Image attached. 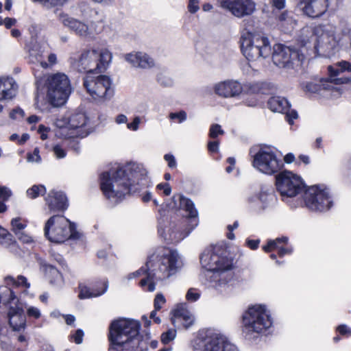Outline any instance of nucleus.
<instances>
[{
	"instance_id": "f257e3e1",
	"label": "nucleus",
	"mask_w": 351,
	"mask_h": 351,
	"mask_svg": "<svg viewBox=\"0 0 351 351\" xmlns=\"http://www.w3.org/2000/svg\"><path fill=\"white\" fill-rule=\"evenodd\" d=\"M146 176L145 170L139 165L130 163L104 171L100 176V187L104 195L117 203L125 195L135 193L138 184Z\"/></svg>"
},
{
	"instance_id": "f03ea898",
	"label": "nucleus",
	"mask_w": 351,
	"mask_h": 351,
	"mask_svg": "<svg viewBox=\"0 0 351 351\" xmlns=\"http://www.w3.org/2000/svg\"><path fill=\"white\" fill-rule=\"evenodd\" d=\"M140 323L134 319H121L110 326L109 351H145L154 345L151 333L145 330L139 335Z\"/></svg>"
},
{
	"instance_id": "7ed1b4c3",
	"label": "nucleus",
	"mask_w": 351,
	"mask_h": 351,
	"mask_svg": "<svg viewBox=\"0 0 351 351\" xmlns=\"http://www.w3.org/2000/svg\"><path fill=\"white\" fill-rule=\"evenodd\" d=\"M45 87L48 101L55 107L63 106L72 92L68 76L62 73L49 75L45 80Z\"/></svg>"
},
{
	"instance_id": "20e7f679",
	"label": "nucleus",
	"mask_w": 351,
	"mask_h": 351,
	"mask_svg": "<svg viewBox=\"0 0 351 351\" xmlns=\"http://www.w3.org/2000/svg\"><path fill=\"white\" fill-rule=\"evenodd\" d=\"M240 43L242 53L249 61L266 58L271 54L268 38L260 34L245 32L241 36Z\"/></svg>"
},
{
	"instance_id": "39448f33",
	"label": "nucleus",
	"mask_w": 351,
	"mask_h": 351,
	"mask_svg": "<svg viewBox=\"0 0 351 351\" xmlns=\"http://www.w3.org/2000/svg\"><path fill=\"white\" fill-rule=\"evenodd\" d=\"M111 52L106 49H88L82 53L75 67L80 72L93 74L105 71L112 60Z\"/></svg>"
},
{
	"instance_id": "423d86ee",
	"label": "nucleus",
	"mask_w": 351,
	"mask_h": 351,
	"mask_svg": "<svg viewBox=\"0 0 351 351\" xmlns=\"http://www.w3.org/2000/svg\"><path fill=\"white\" fill-rule=\"evenodd\" d=\"M44 232L51 242L63 243L70 238L75 239L77 232L75 226L63 215H53L46 222Z\"/></svg>"
},
{
	"instance_id": "0eeeda50",
	"label": "nucleus",
	"mask_w": 351,
	"mask_h": 351,
	"mask_svg": "<svg viewBox=\"0 0 351 351\" xmlns=\"http://www.w3.org/2000/svg\"><path fill=\"white\" fill-rule=\"evenodd\" d=\"M317 37L315 49L322 56H330L338 48L340 38L336 34V27L330 23L321 24L314 29Z\"/></svg>"
},
{
	"instance_id": "6e6552de",
	"label": "nucleus",
	"mask_w": 351,
	"mask_h": 351,
	"mask_svg": "<svg viewBox=\"0 0 351 351\" xmlns=\"http://www.w3.org/2000/svg\"><path fill=\"white\" fill-rule=\"evenodd\" d=\"M57 19L64 27L68 28L72 33L82 38H94L104 29V25L101 21H91L88 25L71 16L64 12H59L57 14Z\"/></svg>"
},
{
	"instance_id": "1a4fd4ad",
	"label": "nucleus",
	"mask_w": 351,
	"mask_h": 351,
	"mask_svg": "<svg viewBox=\"0 0 351 351\" xmlns=\"http://www.w3.org/2000/svg\"><path fill=\"white\" fill-rule=\"evenodd\" d=\"M83 84L87 93L95 100L110 99L114 95L112 80L106 75L86 74Z\"/></svg>"
},
{
	"instance_id": "9d476101",
	"label": "nucleus",
	"mask_w": 351,
	"mask_h": 351,
	"mask_svg": "<svg viewBox=\"0 0 351 351\" xmlns=\"http://www.w3.org/2000/svg\"><path fill=\"white\" fill-rule=\"evenodd\" d=\"M193 351H239V350L225 336L208 330L204 337L197 338L195 341Z\"/></svg>"
},
{
	"instance_id": "9b49d317",
	"label": "nucleus",
	"mask_w": 351,
	"mask_h": 351,
	"mask_svg": "<svg viewBox=\"0 0 351 351\" xmlns=\"http://www.w3.org/2000/svg\"><path fill=\"white\" fill-rule=\"evenodd\" d=\"M158 267L155 269V279L164 280L175 274L178 271V252L169 247H161L157 249Z\"/></svg>"
},
{
	"instance_id": "f8f14e48",
	"label": "nucleus",
	"mask_w": 351,
	"mask_h": 351,
	"mask_svg": "<svg viewBox=\"0 0 351 351\" xmlns=\"http://www.w3.org/2000/svg\"><path fill=\"white\" fill-rule=\"evenodd\" d=\"M200 263L203 267L213 273L232 268V259L228 258L226 252L219 246L206 250L200 256Z\"/></svg>"
},
{
	"instance_id": "ddd939ff",
	"label": "nucleus",
	"mask_w": 351,
	"mask_h": 351,
	"mask_svg": "<svg viewBox=\"0 0 351 351\" xmlns=\"http://www.w3.org/2000/svg\"><path fill=\"white\" fill-rule=\"evenodd\" d=\"M245 328L249 331L263 332L272 325L269 315L263 305L250 307L243 317Z\"/></svg>"
},
{
	"instance_id": "4468645a",
	"label": "nucleus",
	"mask_w": 351,
	"mask_h": 351,
	"mask_svg": "<svg viewBox=\"0 0 351 351\" xmlns=\"http://www.w3.org/2000/svg\"><path fill=\"white\" fill-rule=\"evenodd\" d=\"M276 186L282 197H293L304 188L302 178L289 171H283L276 176Z\"/></svg>"
},
{
	"instance_id": "2eb2a0df",
	"label": "nucleus",
	"mask_w": 351,
	"mask_h": 351,
	"mask_svg": "<svg viewBox=\"0 0 351 351\" xmlns=\"http://www.w3.org/2000/svg\"><path fill=\"white\" fill-rule=\"evenodd\" d=\"M305 206L314 212H324L330 209L332 201L326 189L312 186L307 189L303 195Z\"/></svg>"
},
{
	"instance_id": "dca6fc26",
	"label": "nucleus",
	"mask_w": 351,
	"mask_h": 351,
	"mask_svg": "<svg viewBox=\"0 0 351 351\" xmlns=\"http://www.w3.org/2000/svg\"><path fill=\"white\" fill-rule=\"evenodd\" d=\"M253 158V167L267 175L276 174L284 167L283 161L269 149H260Z\"/></svg>"
},
{
	"instance_id": "f3484780",
	"label": "nucleus",
	"mask_w": 351,
	"mask_h": 351,
	"mask_svg": "<svg viewBox=\"0 0 351 351\" xmlns=\"http://www.w3.org/2000/svg\"><path fill=\"white\" fill-rule=\"evenodd\" d=\"M219 7L237 18L252 15L256 10L253 0H217Z\"/></svg>"
},
{
	"instance_id": "a211bd4d",
	"label": "nucleus",
	"mask_w": 351,
	"mask_h": 351,
	"mask_svg": "<svg viewBox=\"0 0 351 351\" xmlns=\"http://www.w3.org/2000/svg\"><path fill=\"white\" fill-rule=\"evenodd\" d=\"M298 57L297 51L282 44L274 46L272 61L280 68H289L292 62Z\"/></svg>"
},
{
	"instance_id": "6ab92c4d",
	"label": "nucleus",
	"mask_w": 351,
	"mask_h": 351,
	"mask_svg": "<svg viewBox=\"0 0 351 351\" xmlns=\"http://www.w3.org/2000/svg\"><path fill=\"white\" fill-rule=\"evenodd\" d=\"M329 4L330 1L328 0H299L297 8L304 15L311 18H316L321 16L327 11Z\"/></svg>"
},
{
	"instance_id": "aec40b11",
	"label": "nucleus",
	"mask_w": 351,
	"mask_h": 351,
	"mask_svg": "<svg viewBox=\"0 0 351 351\" xmlns=\"http://www.w3.org/2000/svg\"><path fill=\"white\" fill-rule=\"evenodd\" d=\"M267 105L271 111L285 114L286 120L290 125L293 124V120L298 117L295 110L290 109L291 105L285 97L280 96L271 97L268 100Z\"/></svg>"
},
{
	"instance_id": "412c9836",
	"label": "nucleus",
	"mask_w": 351,
	"mask_h": 351,
	"mask_svg": "<svg viewBox=\"0 0 351 351\" xmlns=\"http://www.w3.org/2000/svg\"><path fill=\"white\" fill-rule=\"evenodd\" d=\"M168 226L164 227L160 222L158 232L160 237L164 239L167 243H178L184 239L190 233V230H180V226L175 222H168Z\"/></svg>"
},
{
	"instance_id": "4be33fe9",
	"label": "nucleus",
	"mask_w": 351,
	"mask_h": 351,
	"mask_svg": "<svg viewBox=\"0 0 351 351\" xmlns=\"http://www.w3.org/2000/svg\"><path fill=\"white\" fill-rule=\"evenodd\" d=\"M329 79L333 84H343L351 82V77L340 76L345 72H351V63L342 60L328 67Z\"/></svg>"
},
{
	"instance_id": "5701e85b",
	"label": "nucleus",
	"mask_w": 351,
	"mask_h": 351,
	"mask_svg": "<svg viewBox=\"0 0 351 351\" xmlns=\"http://www.w3.org/2000/svg\"><path fill=\"white\" fill-rule=\"evenodd\" d=\"M215 93L222 97H233L243 91V86L236 80H226L217 83L214 86Z\"/></svg>"
},
{
	"instance_id": "b1692460",
	"label": "nucleus",
	"mask_w": 351,
	"mask_h": 351,
	"mask_svg": "<svg viewBox=\"0 0 351 351\" xmlns=\"http://www.w3.org/2000/svg\"><path fill=\"white\" fill-rule=\"evenodd\" d=\"M8 317L9 324L14 331L24 330L26 326V317L20 304L10 306Z\"/></svg>"
},
{
	"instance_id": "393cba45",
	"label": "nucleus",
	"mask_w": 351,
	"mask_h": 351,
	"mask_svg": "<svg viewBox=\"0 0 351 351\" xmlns=\"http://www.w3.org/2000/svg\"><path fill=\"white\" fill-rule=\"evenodd\" d=\"M193 315L187 309L186 304L177 305L173 310L172 323L175 326H182L184 328H189L194 323Z\"/></svg>"
},
{
	"instance_id": "a878e982",
	"label": "nucleus",
	"mask_w": 351,
	"mask_h": 351,
	"mask_svg": "<svg viewBox=\"0 0 351 351\" xmlns=\"http://www.w3.org/2000/svg\"><path fill=\"white\" fill-rule=\"evenodd\" d=\"M86 117L84 113L76 112L68 117H62L57 119L56 125L58 128H66L70 130L81 128L86 125Z\"/></svg>"
},
{
	"instance_id": "bb28decb",
	"label": "nucleus",
	"mask_w": 351,
	"mask_h": 351,
	"mask_svg": "<svg viewBox=\"0 0 351 351\" xmlns=\"http://www.w3.org/2000/svg\"><path fill=\"white\" fill-rule=\"evenodd\" d=\"M154 263L151 260V257H149L148 261L145 264V267H142L140 269L133 272L128 276V278L131 279L134 277L141 276L142 274H145V278H143L140 282V286L145 291H154V279L153 274H152L151 268L153 267Z\"/></svg>"
},
{
	"instance_id": "cd10ccee",
	"label": "nucleus",
	"mask_w": 351,
	"mask_h": 351,
	"mask_svg": "<svg viewBox=\"0 0 351 351\" xmlns=\"http://www.w3.org/2000/svg\"><path fill=\"white\" fill-rule=\"evenodd\" d=\"M46 203L51 211H59L66 209L67 199L61 191H51L45 197Z\"/></svg>"
},
{
	"instance_id": "c85d7f7f",
	"label": "nucleus",
	"mask_w": 351,
	"mask_h": 351,
	"mask_svg": "<svg viewBox=\"0 0 351 351\" xmlns=\"http://www.w3.org/2000/svg\"><path fill=\"white\" fill-rule=\"evenodd\" d=\"M125 60L134 67L145 69L152 66V58L145 52L133 51L127 53Z\"/></svg>"
},
{
	"instance_id": "c756f323",
	"label": "nucleus",
	"mask_w": 351,
	"mask_h": 351,
	"mask_svg": "<svg viewBox=\"0 0 351 351\" xmlns=\"http://www.w3.org/2000/svg\"><path fill=\"white\" fill-rule=\"evenodd\" d=\"M335 89L333 84L329 77L322 79L319 82H308L304 87L306 92L311 93H318L323 96H327L326 93Z\"/></svg>"
},
{
	"instance_id": "7c9ffc66",
	"label": "nucleus",
	"mask_w": 351,
	"mask_h": 351,
	"mask_svg": "<svg viewBox=\"0 0 351 351\" xmlns=\"http://www.w3.org/2000/svg\"><path fill=\"white\" fill-rule=\"evenodd\" d=\"M173 208L184 210L188 213L189 217L190 218H196L197 217V210L195 209L194 204L190 199L178 194L173 196Z\"/></svg>"
},
{
	"instance_id": "2f4dec72",
	"label": "nucleus",
	"mask_w": 351,
	"mask_h": 351,
	"mask_svg": "<svg viewBox=\"0 0 351 351\" xmlns=\"http://www.w3.org/2000/svg\"><path fill=\"white\" fill-rule=\"evenodd\" d=\"M232 279L230 270H222L213 273L212 276L213 287L222 293L229 287L228 282Z\"/></svg>"
},
{
	"instance_id": "473e14b6",
	"label": "nucleus",
	"mask_w": 351,
	"mask_h": 351,
	"mask_svg": "<svg viewBox=\"0 0 351 351\" xmlns=\"http://www.w3.org/2000/svg\"><path fill=\"white\" fill-rule=\"evenodd\" d=\"M17 86L12 77H0V100L12 98Z\"/></svg>"
},
{
	"instance_id": "72a5a7b5",
	"label": "nucleus",
	"mask_w": 351,
	"mask_h": 351,
	"mask_svg": "<svg viewBox=\"0 0 351 351\" xmlns=\"http://www.w3.org/2000/svg\"><path fill=\"white\" fill-rule=\"evenodd\" d=\"M287 241L288 238L286 237L277 238L275 240H269L267 244L263 247V249L265 252H269L274 250H277L278 256L282 257L286 254H291L293 251L291 247L280 246L281 243H287Z\"/></svg>"
},
{
	"instance_id": "f704fd0d",
	"label": "nucleus",
	"mask_w": 351,
	"mask_h": 351,
	"mask_svg": "<svg viewBox=\"0 0 351 351\" xmlns=\"http://www.w3.org/2000/svg\"><path fill=\"white\" fill-rule=\"evenodd\" d=\"M99 285H101V287L102 289L101 291L98 290L97 289H93L86 287V285L83 284H80L79 289H80V293H79V298L80 299H86V298H90L94 297H98L104 294L108 288V282L107 281H103L99 282Z\"/></svg>"
},
{
	"instance_id": "c9c22d12",
	"label": "nucleus",
	"mask_w": 351,
	"mask_h": 351,
	"mask_svg": "<svg viewBox=\"0 0 351 351\" xmlns=\"http://www.w3.org/2000/svg\"><path fill=\"white\" fill-rule=\"evenodd\" d=\"M0 244L5 247H11L16 244L12 235L1 226H0Z\"/></svg>"
},
{
	"instance_id": "e433bc0d",
	"label": "nucleus",
	"mask_w": 351,
	"mask_h": 351,
	"mask_svg": "<svg viewBox=\"0 0 351 351\" xmlns=\"http://www.w3.org/2000/svg\"><path fill=\"white\" fill-rule=\"evenodd\" d=\"M259 199L265 205L273 202L275 199L273 189L267 187L262 188L259 194Z\"/></svg>"
},
{
	"instance_id": "4c0bfd02",
	"label": "nucleus",
	"mask_w": 351,
	"mask_h": 351,
	"mask_svg": "<svg viewBox=\"0 0 351 351\" xmlns=\"http://www.w3.org/2000/svg\"><path fill=\"white\" fill-rule=\"evenodd\" d=\"M243 86V91L249 94H257L262 93L263 83L260 82H247Z\"/></svg>"
},
{
	"instance_id": "58836bf2",
	"label": "nucleus",
	"mask_w": 351,
	"mask_h": 351,
	"mask_svg": "<svg viewBox=\"0 0 351 351\" xmlns=\"http://www.w3.org/2000/svg\"><path fill=\"white\" fill-rule=\"evenodd\" d=\"M33 2L38 3L43 7L50 9L57 6H63L71 0H32Z\"/></svg>"
},
{
	"instance_id": "ea45409f",
	"label": "nucleus",
	"mask_w": 351,
	"mask_h": 351,
	"mask_svg": "<svg viewBox=\"0 0 351 351\" xmlns=\"http://www.w3.org/2000/svg\"><path fill=\"white\" fill-rule=\"evenodd\" d=\"M157 81L162 86H171L173 84V79L169 76L167 71H161L157 73Z\"/></svg>"
},
{
	"instance_id": "a19ab883",
	"label": "nucleus",
	"mask_w": 351,
	"mask_h": 351,
	"mask_svg": "<svg viewBox=\"0 0 351 351\" xmlns=\"http://www.w3.org/2000/svg\"><path fill=\"white\" fill-rule=\"evenodd\" d=\"M46 192V189L43 185H34L27 191V195L32 199L36 198L39 195H43Z\"/></svg>"
},
{
	"instance_id": "79ce46f5",
	"label": "nucleus",
	"mask_w": 351,
	"mask_h": 351,
	"mask_svg": "<svg viewBox=\"0 0 351 351\" xmlns=\"http://www.w3.org/2000/svg\"><path fill=\"white\" fill-rule=\"evenodd\" d=\"M11 226L12 231L16 235L23 231L24 228L27 226V224L21 218L16 217L12 219Z\"/></svg>"
},
{
	"instance_id": "37998d69",
	"label": "nucleus",
	"mask_w": 351,
	"mask_h": 351,
	"mask_svg": "<svg viewBox=\"0 0 351 351\" xmlns=\"http://www.w3.org/2000/svg\"><path fill=\"white\" fill-rule=\"evenodd\" d=\"M8 280H10L13 285L16 286H23L25 288H29L30 285L27 282V278L23 276H18L17 279L12 276H8L6 278Z\"/></svg>"
},
{
	"instance_id": "c03bdc74",
	"label": "nucleus",
	"mask_w": 351,
	"mask_h": 351,
	"mask_svg": "<svg viewBox=\"0 0 351 351\" xmlns=\"http://www.w3.org/2000/svg\"><path fill=\"white\" fill-rule=\"evenodd\" d=\"M48 272L51 274L54 278V280H50L51 284L60 285L62 281L61 274L55 267L52 266L48 267Z\"/></svg>"
},
{
	"instance_id": "a18cd8bd",
	"label": "nucleus",
	"mask_w": 351,
	"mask_h": 351,
	"mask_svg": "<svg viewBox=\"0 0 351 351\" xmlns=\"http://www.w3.org/2000/svg\"><path fill=\"white\" fill-rule=\"evenodd\" d=\"M176 336V330L169 329L161 335L160 339L162 343L167 344L173 340Z\"/></svg>"
},
{
	"instance_id": "49530a36",
	"label": "nucleus",
	"mask_w": 351,
	"mask_h": 351,
	"mask_svg": "<svg viewBox=\"0 0 351 351\" xmlns=\"http://www.w3.org/2000/svg\"><path fill=\"white\" fill-rule=\"evenodd\" d=\"M166 304V299L162 293H157L155 295V312L163 308Z\"/></svg>"
},
{
	"instance_id": "de8ad7c7",
	"label": "nucleus",
	"mask_w": 351,
	"mask_h": 351,
	"mask_svg": "<svg viewBox=\"0 0 351 351\" xmlns=\"http://www.w3.org/2000/svg\"><path fill=\"white\" fill-rule=\"evenodd\" d=\"M200 297V293L196 289L190 288L186 295V298L188 301L195 302Z\"/></svg>"
},
{
	"instance_id": "09e8293b",
	"label": "nucleus",
	"mask_w": 351,
	"mask_h": 351,
	"mask_svg": "<svg viewBox=\"0 0 351 351\" xmlns=\"http://www.w3.org/2000/svg\"><path fill=\"white\" fill-rule=\"evenodd\" d=\"M224 133L223 130L221 129V125L219 124H213L210 126L209 130V136L210 138H215L217 137L219 134H223Z\"/></svg>"
},
{
	"instance_id": "8fccbe9b",
	"label": "nucleus",
	"mask_w": 351,
	"mask_h": 351,
	"mask_svg": "<svg viewBox=\"0 0 351 351\" xmlns=\"http://www.w3.org/2000/svg\"><path fill=\"white\" fill-rule=\"evenodd\" d=\"M12 195V191L6 186H0V199L6 201Z\"/></svg>"
},
{
	"instance_id": "3c124183",
	"label": "nucleus",
	"mask_w": 351,
	"mask_h": 351,
	"mask_svg": "<svg viewBox=\"0 0 351 351\" xmlns=\"http://www.w3.org/2000/svg\"><path fill=\"white\" fill-rule=\"evenodd\" d=\"M27 314L29 317H34L35 319H38L40 315V310L34 306H30L27 310Z\"/></svg>"
},
{
	"instance_id": "603ef678",
	"label": "nucleus",
	"mask_w": 351,
	"mask_h": 351,
	"mask_svg": "<svg viewBox=\"0 0 351 351\" xmlns=\"http://www.w3.org/2000/svg\"><path fill=\"white\" fill-rule=\"evenodd\" d=\"M169 117L171 119H178L179 123H181L186 120V113L184 111H180L179 112L171 113Z\"/></svg>"
},
{
	"instance_id": "864d4df0",
	"label": "nucleus",
	"mask_w": 351,
	"mask_h": 351,
	"mask_svg": "<svg viewBox=\"0 0 351 351\" xmlns=\"http://www.w3.org/2000/svg\"><path fill=\"white\" fill-rule=\"evenodd\" d=\"M40 160L41 159H40V156L39 155V150L38 148L34 149L33 154L27 155V160L29 162H39L40 161Z\"/></svg>"
},
{
	"instance_id": "5fc2aeb1",
	"label": "nucleus",
	"mask_w": 351,
	"mask_h": 351,
	"mask_svg": "<svg viewBox=\"0 0 351 351\" xmlns=\"http://www.w3.org/2000/svg\"><path fill=\"white\" fill-rule=\"evenodd\" d=\"M24 115V111L21 108H15L10 113V117L12 119H21Z\"/></svg>"
},
{
	"instance_id": "6e6d98bb",
	"label": "nucleus",
	"mask_w": 351,
	"mask_h": 351,
	"mask_svg": "<svg viewBox=\"0 0 351 351\" xmlns=\"http://www.w3.org/2000/svg\"><path fill=\"white\" fill-rule=\"evenodd\" d=\"M84 332L81 329H78L71 336V339L75 341V343H76L77 344H80L82 342Z\"/></svg>"
},
{
	"instance_id": "4d7b16f0",
	"label": "nucleus",
	"mask_w": 351,
	"mask_h": 351,
	"mask_svg": "<svg viewBox=\"0 0 351 351\" xmlns=\"http://www.w3.org/2000/svg\"><path fill=\"white\" fill-rule=\"evenodd\" d=\"M199 8V0H189L188 9L191 13H195Z\"/></svg>"
},
{
	"instance_id": "13d9d810",
	"label": "nucleus",
	"mask_w": 351,
	"mask_h": 351,
	"mask_svg": "<svg viewBox=\"0 0 351 351\" xmlns=\"http://www.w3.org/2000/svg\"><path fill=\"white\" fill-rule=\"evenodd\" d=\"M141 123V118L136 117L133 121L127 124V128L132 131H136L138 128V125Z\"/></svg>"
},
{
	"instance_id": "bf43d9fd",
	"label": "nucleus",
	"mask_w": 351,
	"mask_h": 351,
	"mask_svg": "<svg viewBox=\"0 0 351 351\" xmlns=\"http://www.w3.org/2000/svg\"><path fill=\"white\" fill-rule=\"evenodd\" d=\"M156 187L158 190H162L165 195H169L171 194V188L169 183H160L158 184Z\"/></svg>"
},
{
	"instance_id": "052dcab7",
	"label": "nucleus",
	"mask_w": 351,
	"mask_h": 351,
	"mask_svg": "<svg viewBox=\"0 0 351 351\" xmlns=\"http://www.w3.org/2000/svg\"><path fill=\"white\" fill-rule=\"evenodd\" d=\"M53 150L58 158H63L66 156V152L60 145L54 146Z\"/></svg>"
},
{
	"instance_id": "680f3d73",
	"label": "nucleus",
	"mask_w": 351,
	"mask_h": 351,
	"mask_svg": "<svg viewBox=\"0 0 351 351\" xmlns=\"http://www.w3.org/2000/svg\"><path fill=\"white\" fill-rule=\"evenodd\" d=\"M18 239L24 243H30L33 241L32 238L23 231L16 234Z\"/></svg>"
},
{
	"instance_id": "e2e57ef3",
	"label": "nucleus",
	"mask_w": 351,
	"mask_h": 351,
	"mask_svg": "<svg viewBox=\"0 0 351 351\" xmlns=\"http://www.w3.org/2000/svg\"><path fill=\"white\" fill-rule=\"evenodd\" d=\"M149 318H150V319H149L146 315L142 316V320H143V326L145 328H149V327L151 326V325H152L151 319H154V311L150 312Z\"/></svg>"
},
{
	"instance_id": "0e129e2a",
	"label": "nucleus",
	"mask_w": 351,
	"mask_h": 351,
	"mask_svg": "<svg viewBox=\"0 0 351 351\" xmlns=\"http://www.w3.org/2000/svg\"><path fill=\"white\" fill-rule=\"evenodd\" d=\"M208 149L210 152L212 153L217 152L219 149V142L217 141L208 142Z\"/></svg>"
},
{
	"instance_id": "69168bd1",
	"label": "nucleus",
	"mask_w": 351,
	"mask_h": 351,
	"mask_svg": "<svg viewBox=\"0 0 351 351\" xmlns=\"http://www.w3.org/2000/svg\"><path fill=\"white\" fill-rule=\"evenodd\" d=\"M164 158L168 162V166L170 168H173L176 166V162L173 155L165 154Z\"/></svg>"
},
{
	"instance_id": "338daca9",
	"label": "nucleus",
	"mask_w": 351,
	"mask_h": 351,
	"mask_svg": "<svg viewBox=\"0 0 351 351\" xmlns=\"http://www.w3.org/2000/svg\"><path fill=\"white\" fill-rule=\"evenodd\" d=\"M246 243H247V246L252 249V250H256L258 247V245H259V243H260V240L257 239V240H251V239H247L246 241Z\"/></svg>"
},
{
	"instance_id": "774afa93",
	"label": "nucleus",
	"mask_w": 351,
	"mask_h": 351,
	"mask_svg": "<svg viewBox=\"0 0 351 351\" xmlns=\"http://www.w3.org/2000/svg\"><path fill=\"white\" fill-rule=\"evenodd\" d=\"M16 22V20L13 18L7 17L3 21V24L5 26L6 28L9 29L12 25H14Z\"/></svg>"
}]
</instances>
